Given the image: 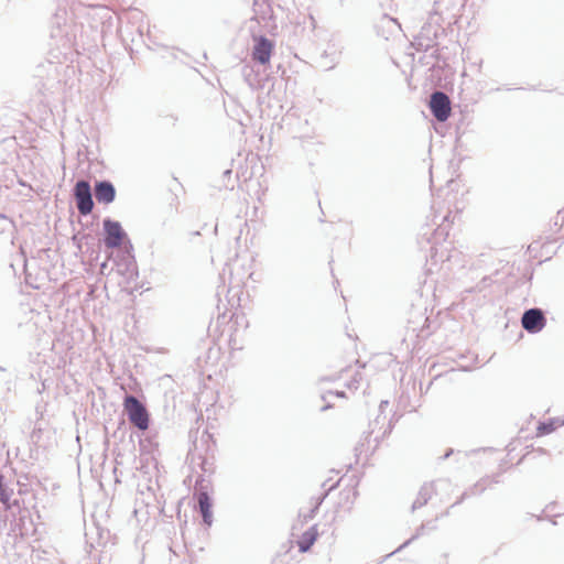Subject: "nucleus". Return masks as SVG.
Listing matches in <instances>:
<instances>
[{"instance_id": "nucleus-1", "label": "nucleus", "mask_w": 564, "mask_h": 564, "mask_svg": "<svg viewBox=\"0 0 564 564\" xmlns=\"http://www.w3.org/2000/svg\"><path fill=\"white\" fill-rule=\"evenodd\" d=\"M104 228V245L109 249L121 247L124 241H128V247L123 251L122 259L126 263V268L129 270L130 265L134 263V257L132 254V245L128 239L127 232L123 230L121 224L111 218H105L102 221Z\"/></svg>"}, {"instance_id": "nucleus-2", "label": "nucleus", "mask_w": 564, "mask_h": 564, "mask_svg": "<svg viewBox=\"0 0 564 564\" xmlns=\"http://www.w3.org/2000/svg\"><path fill=\"white\" fill-rule=\"evenodd\" d=\"M123 412L129 422L140 431H145L150 425V414L147 406L134 395L126 394L123 399Z\"/></svg>"}, {"instance_id": "nucleus-3", "label": "nucleus", "mask_w": 564, "mask_h": 564, "mask_svg": "<svg viewBox=\"0 0 564 564\" xmlns=\"http://www.w3.org/2000/svg\"><path fill=\"white\" fill-rule=\"evenodd\" d=\"M441 24L436 12H431L427 21L422 25L419 34L415 36L417 50L427 51L435 45Z\"/></svg>"}, {"instance_id": "nucleus-4", "label": "nucleus", "mask_w": 564, "mask_h": 564, "mask_svg": "<svg viewBox=\"0 0 564 564\" xmlns=\"http://www.w3.org/2000/svg\"><path fill=\"white\" fill-rule=\"evenodd\" d=\"M76 207L82 216L89 215L94 209L91 187L88 181L78 180L73 188Z\"/></svg>"}, {"instance_id": "nucleus-5", "label": "nucleus", "mask_w": 564, "mask_h": 564, "mask_svg": "<svg viewBox=\"0 0 564 564\" xmlns=\"http://www.w3.org/2000/svg\"><path fill=\"white\" fill-rule=\"evenodd\" d=\"M205 479L196 480V500L199 513L202 514L204 524L210 527L213 523V501L207 492V485H205Z\"/></svg>"}, {"instance_id": "nucleus-6", "label": "nucleus", "mask_w": 564, "mask_h": 564, "mask_svg": "<svg viewBox=\"0 0 564 564\" xmlns=\"http://www.w3.org/2000/svg\"><path fill=\"white\" fill-rule=\"evenodd\" d=\"M429 107L433 117L440 122L446 121L451 116L452 108L449 97L441 90L432 93Z\"/></svg>"}, {"instance_id": "nucleus-7", "label": "nucleus", "mask_w": 564, "mask_h": 564, "mask_svg": "<svg viewBox=\"0 0 564 564\" xmlns=\"http://www.w3.org/2000/svg\"><path fill=\"white\" fill-rule=\"evenodd\" d=\"M521 325L529 334L540 333L546 325L544 312L539 307L525 310L521 317Z\"/></svg>"}, {"instance_id": "nucleus-8", "label": "nucleus", "mask_w": 564, "mask_h": 564, "mask_svg": "<svg viewBox=\"0 0 564 564\" xmlns=\"http://www.w3.org/2000/svg\"><path fill=\"white\" fill-rule=\"evenodd\" d=\"M191 465L193 469L199 468L202 474L198 475L196 480L205 479L204 476H210L215 470L214 457L208 455H203L198 449L197 442L194 443V449L188 454Z\"/></svg>"}, {"instance_id": "nucleus-9", "label": "nucleus", "mask_w": 564, "mask_h": 564, "mask_svg": "<svg viewBox=\"0 0 564 564\" xmlns=\"http://www.w3.org/2000/svg\"><path fill=\"white\" fill-rule=\"evenodd\" d=\"M253 41L252 59L261 65L269 63L273 50L272 41L263 35L253 37Z\"/></svg>"}, {"instance_id": "nucleus-10", "label": "nucleus", "mask_w": 564, "mask_h": 564, "mask_svg": "<svg viewBox=\"0 0 564 564\" xmlns=\"http://www.w3.org/2000/svg\"><path fill=\"white\" fill-rule=\"evenodd\" d=\"M94 195L99 204H111L116 199V187L108 180L96 181Z\"/></svg>"}, {"instance_id": "nucleus-11", "label": "nucleus", "mask_w": 564, "mask_h": 564, "mask_svg": "<svg viewBox=\"0 0 564 564\" xmlns=\"http://www.w3.org/2000/svg\"><path fill=\"white\" fill-rule=\"evenodd\" d=\"M66 10L57 9L50 20V35L52 39H62L66 26Z\"/></svg>"}, {"instance_id": "nucleus-12", "label": "nucleus", "mask_w": 564, "mask_h": 564, "mask_svg": "<svg viewBox=\"0 0 564 564\" xmlns=\"http://www.w3.org/2000/svg\"><path fill=\"white\" fill-rule=\"evenodd\" d=\"M329 481H330V479H328L322 484V488L324 489V492L322 495H319L318 497L314 498V506L307 513L303 514V518L305 521L311 520L315 517L321 505L323 503L325 498L328 496V494L338 487L340 479H338L332 484H329Z\"/></svg>"}, {"instance_id": "nucleus-13", "label": "nucleus", "mask_w": 564, "mask_h": 564, "mask_svg": "<svg viewBox=\"0 0 564 564\" xmlns=\"http://www.w3.org/2000/svg\"><path fill=\"white\" fill-rule=\"evenodd\" d=\"M441 484H447L446 480H438L436 484H425L421 487L419 495L416 499L414 500L412 505V510H416L419 508H422L427 503V501L432 498V495L436 491L435 486Z\"/></svg>"}, {"instance_id": "nucleus-14", "label": "nucleus", "mask_w": 564, "mask_h": 564, "mask_svg": "<svg viewBox=\"0 0 564 564\" xmlns=\"http://www.w3.org/2000/svg\"><path fill=\"white\" fill-rule=\"evenodd\" d=\"M234 265L235 264L227 263L221 274V278L225 279L227 272L229 273V288L227 290V293H232V297L237 296L240 293V288L243 280L242 276L237 278L234 275Z\"/></svg>"}, {"instance_id": "nucleus-15", "label": "nucleus", "mask_w": 564, "mask_h": 564, "mask_svg": "<svg viewBox=\"0 0 564 564\" xmlns=\"http://www.w3.org/2000/svg\"><path fill=\"white\" fill-rule=\"evenodd\" d=\"M317 536H318V533H317L316 525H313L308 530H306L302 534V536L297 543L300 552L305 553V552L310 551V549L313 546V544L317 540Z\"/></svg>"}, {"instance_id": "nucleus-16", "label": "nucleus", "mask_w": 564, "mask_h": 564, "mask_svg": "<svg viewBox=\"0 0 564 564\" xmlns=\"http://www.w3.org/2000/svg\"><path fill=\"white\" fill-rule=\"evenodd\" d=\"M486 479H481L480 481L476 482L471 488H469L467 491H465L459 500H457L452 507L459 505L466 497L469 496H476L480 495L486 490Z\"/></svg>"}, {"instance_id": "nucleus-17", "label": "nucleus", "mask_w": 564, "mask_h": 564, "mask_svg": "<svg viewBox=\"0 0 564 564\" xmlns=\"http://www.w3.org/2000/svg\"><path fill=\"white\" fill-rule=\"evenodd\" d=\"M12 494L13 489L8 487V485L4 482V477L0 474V501L7 509L10 508V499Z\"/></svg>"}, {"instance_id": "nucleus-18", "label": "nucleus", "mask_w": 564, "mask_h": 564, "mask_svg": "<svg viewBox=\"0 0 564 564\" xmlns=\"http://www.w3.org/2000/svg\"><path fill=\"white\" fill-rule=\"evenodd\" d=\"M458 216L457 213H455V215L452 216V212L448 210L445 215L442 216V223L438 224V227L435 229V232H434V239H436V236H441L443 234H446L447 235V226L445 225V223H454L455 218Z\"/></svg>"}, {"instance_id": "nucleus-19", "label": "nucleus", "mask_w": 564, "mask_h": 564, "mask_svg": "<svg viewBox=\"0 0 564 564\" xmlns=\"http://www.w3.org/2000/svg\"><path fill=\"white\" fill-rule=\"evenodd\" d=\"M362 380H364L362 372L356 371V373L354 375L351 380L347 383V388L349 390H357L360 387Z\"/></svg>"}, {"instance_id": "nucleus-20", "label": "nucleus", "mask_w": 564, "mask_h": 564, "mask_svg": "<svg viewBox=\"0 0 564 564\" xmlns=\"http://www.w3.org/2000/svg\"><path fill=\"white\" fill-rule=\"evenodd\" d=\"M333 395L338 397V398H345V395H346V394H345V391H341V390H340V391H339V390H337V391H335V392H333V391H328L327 393L323 394V395H322V399H323L325 402H327V403H326V405H324V406L322 408V411H325V410H327V409H329V408H330V404H329V402H328V398H329V397H333Z\"/></svg>"}, {"instance_id": "nucleus-21", "label": "nucleus", "mask_w": 564, "mask_h": 564, "mask_svg": "<svg viewBox=\"0 0 564 564\" xmlns=\"http://www.w3.org/2000/svg\"><path fill=\"white\" fill-rule=\"evenodd\" d=\"M554 431V424L552 422H542L538 426V434L539 435H546Z\"/></svg>"}, {"instance_id": "nucleus-22", "label": "nucleus", "mask_w": 564, "mask_h": 564, "mask_svg": "<svg viewBox=\"0 0 564 564\" xmlns=\"http://www.w3.org/2000/svg\"><path fill=\"white\" fill-rule=\"evenodd\" d=\"M424 529H425V525L422 524L417 530H416V533L414 535H412L409 540H406L403 544H401L399 546V550H402L404 547H406L409 544H411L415 539H417L420 535L423 534L424 532Z\"/></svg>"}, {"instance_id": "nucleus-23", "label": "nucleus", "mask_w": 564, "mask_h": 564, "mask_svg": "<svg viewBox=\"0 0 564 564\" xmlns=\"http://www.w3.org/2000/svg\"><path fill=\"white\" fill-rule=\"evenodd\" d=\"M491 282V279L488 276L482 278L480 284L477 285L478 291H482Z\"/></svg>"}, {"instance_id": "nucleus-24", "label": "nucleus", "mask_w": 564, "mask_h": 564, "mask_svg": "<svg viewBox=\"0 0 564 564\" xmlns=\"http://www.w3.org/2000/svg\"><path fill=\"white\" fill-rule=\"evenodd\" d=\"M18 258L22 261L23 263V268L26 267V259H25V256L23 253V251L21 250V252L18 254Z\"/></svg>"}, {"instance_id": "nucleus-25", "label": "nucleus", "mask_w": 564, "mask_h": 564, "mask_svg": "<svg viewBox=\"0 0 564 564\" xmlns=\"http://www.w3.org/2000/svg\"><path fill=\"white\" fill-rule=\"evenodd\" d=\"M453 453L454 451L452 448L447 449L445 454L442 456V459H447Z\"/></svg>"}, {"instance_id": "nucleus-26", "label": "nucleus", "mask_w": 564, "mask_h": 564, "mask_svg": "<svg viewBox=\"0 0 564 564\" xmlns=\"http://www.w3.org/2000/svg\"><path fill=\"white\" fill-rule=\"evenodd\" d=\"M0 219L7 221L9 225L13 226V223L3 214H0Z\"/></svg>"}, {"instance_id": "nucleus-27", "label": "nucleus", "mask_w": 564, "mask_h": 564, "mask_svg": "<svg viewBox=\"0 0 564 564\" xmlns=\"http://www.w3.org/2000/svg\"><path fill=\"white\" fill-rule=\"evenodd\" d=\"M560 217L562 218V223H564V210H560L557 213V218H560Z\"/></svg>"}, {"instance_id": "nucleus-28", "label": "nucleus", "mask_w": 564, "mask_h": 564, "mask_svg": "<svg viewBox=\"0 0 564 564\" xmlns=\"http://www.w3.org/2000/svg\"><path fill=\"white\" fill-rule=\"evenodd\" d=\"M438 218H440V215H438V214H436V213H434V216H433V223H434V224H436V223H437L436 220H437Z\"/></svg>"}, {"instance_id": "nucleus-29", "label": "nucleus", "mask_w": 564, "mask_h": 564, "mask_svg": "<svg viewBox=\"0 0 564 564\" xmlns=\"http://www.w3.org/2000/svg\"><path fill=\"white\" fill-rule=\"evenodd\" d=\"M230 174H231V170H226V171L224 172V175H225V176H228V175H230Z\"/></svg>"}, {"instance_id": "nucleus-30", "label": "nucleus", "mask_w": 564, "mask_h": 564, "mask_svg": "<svg viewBox=\"0 0 564 564\" xmlns=\"http://www.w3.org/2000/svg\"><path fill=\"white\" fill-rule=\"evenodd\" d=\"M388 404V401H381L380 403V408L382 409L383 406H386Z\"/></svg>"}, {"instance_id": "nucleus-31", "label": "nucleus", "mask_w": 564, "mask_h": 564, "mask_svg": "<svg viewBox=\"0 0 564 564\" xmlns=\"http://www.w3.org/2000/svg\"><path fill=\"white\" fill-rule=\"evenodd\" d=\"M10 267L13 270V272L15 273V269H14V263L13 262L10 263Z\"/></svg>"}, {"instance_id": "nucleus-32", "label": "nucleus", "mask_w": 564, "mask_h": 564, "mask_svg": "<svg viewBox=\"0 0 564 564\" xmlns=\"http://www.w3.org/2000/svg\"><path fill=\"white\" fill-rule=\"evenodd\" d=\"M106 267H107V263H106V262H104V263L101 264V270L106 269Z\"/></svg>"}, {"instance_id": "nucleus-33", "label": "nucleus", "mask_w": 564, "mask_h": 564, "mask_svg": "<svg viewBox=\"0 0 564 564\" xmlns=\"http://www.w3.org/2000/svg\"><path fill=\"white\" fill-rule=\"evenodd\" d=\"M436 251L434 253H432V259H434L436 257Z\"/></svg>"}, {"instance_id": "nucleus-34", "label": "nucleus", "mask_w": 564, "mask_h": 564, "mask_svg": "<svg viewBox=\"0 0 564 564\" xmlns=\"http://www.w3.org/2000/svg\"><path fill=\"white\" fill-rule=\"evenodd\" d=\"M398 551H400L399 547L394 552H391V555H394V553Z\"/></svg>"}]
</instances>
